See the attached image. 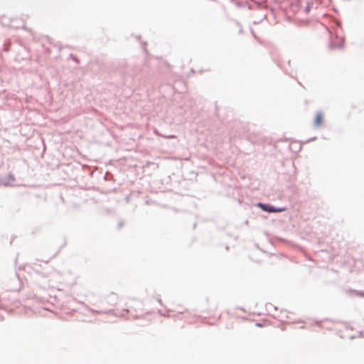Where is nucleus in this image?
Returning a JSON list of instances; mask_svg holds the SVG:
<instances>
[{
    "label": "nucleus",
    "instance_id": "1",
    "mask_svg": "<svg viewBox=\"0 0 364 364\" xmlns=\"http://www.w3.org/2000/svg\"><path fill=\"white\" fill-rule=\"evenodd\" d=\"M258 206H259L262 210L269 213L280 212L282 210V209H275L273 207H269L267 205L261 203L258 204Z\"/></svg>",
    "mask_w": 364,
    "mask_h": 364
},
{
    "label": "nucleus",
    "instance_id": "2",
    "mask_svg": "<svg viewBox=\"0 0 364 364\" xmlns=\"http://www.w3.org/2000/svg\"><path fill=\"white\" fill-rule=\"evenodd\" d=\"M323 122V114L321 112H318L316 114L315 119H314V125L316 127H320L322 124Z\"/></svg>",
    "mask_w": 364,
    "mask_h": 364
},
{
    "label": "nucleus",
    "instance_id": "3",
    "mask_svg": "<svg viewBox=\"0 0 364 364\" xmlns=\"http://www.w3.org/2000/svg\"><path fill=\"white\" fill-rule=\"evenodd\" d=\"M173 312H178L179 314H183L186 311V309L180 304H176L174 306L173 311Z\"/></svg>",
    "mask_w": 364,
    "mask_h": 364
},
{
    "label": "nucleus",
    "instance_id": "4",
    "mask_svg": "<svg viewBox=\"0 0 364 364\" xmlns=\"http://www.w3.org/2000/svg\"><path fill=\"white\" fill-rule=\"evenodd\" d=\"M344 46V39L343 38H340L338 39V43H333V47L335 48H342Z\"/></svg>",
    "mask_w": 364,
    "mask_h": 364
},
{
    "label": "nucleus",
    "instance_id": "5",
    "mask_svg": "<svg viewBox=\"0 0 364 364\" xmlns=\"http://www.w3.org/2000/svg\"><path fill=\"white\" fill-rule=\"evenodd\" d=\"M15 181V178L13 175L10 174L9 175V180L8 181V182H14Z\"/></svg>",
    "mask_w": 364,
    "mask_h": 364
},
{
    "label": "nucleus",
    "instance_id": "6",
    "mask_svg": "<svg viewBox=\"0 0 364 364\" xmlns=\"http://www.w3.org/2000/svg\"><path fill=\"white\" fill-rule=\"evenodd\" d=\"M304 0H299V6L302 8L303 7V5H302V2H303Z\"/></svg>",
    "mask_w": 364,
    "mask_h": 364
},
{
    "label": "nucleus",
    "instance_id": "7",
    "mask_svg": "<svg viewBox=\"0 0 364 364\" xmlns=\"http://www.w3.org/2000/svg\"><path fill=\"white\" fill-rule=\"evenodd\" d=\"M306 11H309L310 10L309 6H306L305 8Z\"/></svg>",
    "mask_w": 364,
    "mask_h": 364
}]
</instances>
